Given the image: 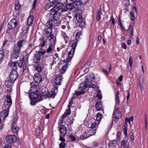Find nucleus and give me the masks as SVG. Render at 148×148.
Segmentation results:
<instances>
[{
	"mask_svg": "<svg viewBox=\"0 0 148 148\" xmlns=\"http://www.w3.org/2000/svg\"><path fill=\"white\" fill-rule=\"evenodd\" d=\"M59 11V8L56 6L53 7L50 11H49L51 17L53 18V20H57L60 19L61 13Z\"/></svg>",
	"mask_w": 148,
	"mask_h": 148,
	"instance_id": "nucleus-1",
	"label": "nucleus"
},
{
	"mask_svg": "<svg viewBox=\"0 0 148 148\" xmlns=\"http://www.w3.org/2000/svg\"><path fill=\"white\" fill-rule=\"evenodd\" d=\"M20 50L21 49L16 45H15L13 47V52L11 55V59H17L19 56Z\"/></svg>",
	"mask_w": 148,
	"mask_h": 148,
	"instance_id": "nucleus-2",
	"label": "nucleus"
},
{
	"mask_svg": "<svg viewBox=\"0 0 148 148\" xmlns=\"http://www.w3.org/2000/svg\"><path fill=\"white\" fill-rule=\"evenodd\" d=\"M76 18L78 21L77 25L81 27H84L85 24L82 18V15L79 13L76 15Z\"/></svg>",
	"mask_w": 148,
	"mask_h": 148,
	"instance_id": "nucleus-3",
	"label": "nucleus"
},
{
	"mask_svg": "<svg viewBox=\"0 0 148 148\" xmlns=\"http://www.w3.org/2000/svg\"><path fill=\"white\" fill-rule=\"evenodd\" d=\"M18 76V75L17 71L14 68H13L10 73L9 79L14 82L17 79Z\"/></svg>",
	"mask_w": 148,
	"mask_h": 148,
	"instance_id": "nucleus-4",
	"label": "nucleus"
},
{
	"mask_svg": "<svg viewBox=\"0 0 148 148\" xmlns=\"http://www.w3.org/2000/svg\"><path fill=\"white\" fill-rule=\"evenodd\" d=\"M56 94V92L54 90H51L49 92L43 93L42 96L46 98H53Z\"/></svg>",
	"mask_w": 148,
	"mask_h": 148,
	"instance_id": "nucleus-5",
	"label": "nucleus"
},
{
	"mask_svg": "<svg viewBox=\"0 0 148 148\" xmlns=\"http://www.w3.org/2000/svg\"><path fill=\"white\" fill-rule=\"evenodd\" d=\"M17 139L15 135H8L5 138L6 141L9 143H13L15 142Z\"/></svg>",
	"mask_w": 148,
	"mask_h": 148,
	"instance_id": "nucleus-6",
	"label": "nucleus"
},
{
	"mask_svg": "<svg viewBox=\"0 0 148 148\" xmlns=\"http://www.w3.org/2000/svg\"><path fill=\"white\" fill-rule=\"evenodd\" d=\"M17 24V22L16 20L14 18H13L8 22V28L10 29H12L16 26Z\"/></svg>",
	"mask_w": 148,
	"mask_h": 148,
	"instance_id": "nucleus-7",
	"label": "nucleus"
},
{
	"mask_svg": "<svg viewBox=\"0 0 148 148\" xmlns=\"http://www.w3.org/2000/svg\"><path fill=\"white\" fill-rule=\"evenodd\" d=\"M88 132L87 133V136L86 137H83L82 136L83 138L82 137V136L80 137L81 139H84L86 138L90 137V136L94 135L96 133V129H93L92 128H89V129L88 130Z\"/></svg>",
	"mask_w": 148,
	"mask_h": 148,
	"instance_id": "nucleus-8",
	"label": "nucleus"
},
{
	"mask_svg": "<svg viewBox=\"0 0 148 148\" xmlns=\"http://www.w3.org/2000/svg\"><path fill=\"white\" fill-rule=\"evenodd\" d=\"M14 82L9 78H7L5 82V85L8 88V91L10 92L12 88V85Z\"/></svg>",
	"mask_w": 148,
	"mask_h": 148,
	"instance_id": "nucleus-9",
	"label": "nucleus"
},
{
	"mask_svg": "<svg viewBox=\"0 0 148 148\" xmlns=\"http://www.w3.org/2000/svg\"><path fill=\"white\" fill-rule=\"evenodd\" d=\"M30 90L33 92H38L39 91L40 88L38 84H36V83L33 82L30 84Z\"/></svg>",
	"mask_w": 148,
	"mask_h": 148,
	"instance_id": "nucleus-10",
	"label": "nucleus"
},
{
	"mask_svg": "<svg viewBox=\"0 0 148 148\" xmlns=\"http://www.w3.org/2000/svg\"><path fill=\"white\" fill-rule=\"evenodd\" d=\"M6 101L4 105L7 108H9L12 103V100L9 95H6Z\"/></svg>",
	"mask_w": 148,
	"mask_h": 148,
	"instance_id": "nucleus-11",
	"label": "nucleus"
},
{
	"mask_svg": "<svg viewBox=\"0 0 148 148\" xmlns=\"http://www.w3.org/2000/svg\"><path fill=\"white\" fill-rule=\"evenodd\" d=\"M55 44L54 42H52V43L50 44L49 47L48 48L46 51H42L41 52L42 54H43L45 52L49 53L52 52L53 50L55 47Z\"/></svg>",
	"mask_w": 148,
	"mask_h": 148,
	"instance_id": "nucleus-12",
	"label": "nucleus"
},
{
	"mask_svg": "<svg viewBox=\"0 0 148 148\" xmlns=\"http://www.w3.org/2000/svg\"><path fill=\"white\" fill-rule=\"evenodd\" d=\"M75 51L74 50H71L68 53V58H67L64 60V62H68V64H70V61L71 59L73 57Z\"/></svg>",
	"mask_w": 148,
	"mask_h": 148,
	"instance_id": "nucleus-13",
	"label": "nucleus"
},
{
	"mask_svg": "<svg viewBox=\"0 0 148 148\" xmlns=\"http://www.w3.org/2000/svg\"><path fill=\"white\" fill-rule=\"evenodd\" d=\"M34 79L37 84H39L42 82V77L39 73L36 74L34 76Z\"/></svg>",
	"mask_w": 148,
	"mask_h": 148,
	"instance_id": "nucleus-14",
	"label": "nucleus"
},
{
	"mask_svg": "<svg viewBox=\"0 0 148 148\" xmlns=\"http://www.w3.org/2000/svg\"><path fill=\"white\" fill-rule=\"evenodd\" d=\"M74 8V5L73 3L67 4L65 8L62 9L61 12L66 11L68 10H71Z\"/></svg>",
	"mask_w": 148,
	"mask_h": 148,
	"instance_id": "nucleus-15",
	"label": "nucleus"
},
{
	"mask_svg": "<svg viewBox=\"0 0 148 148\" xmlns=\"http://www.w3.org/2000/svg\"><path fill=\"white\" fill-rule=\"evenodd\" d=\"M137 12L136 8L135 6H133L132 8L130 13L131 16V19L134 21L135 19V13L136 14Z\"/></svg>",
	"mask_w": 148,
	"mask_h": 148,
	"instance_id": "nucleus-16",
	"label": "nucleus"
},
{
	"mask_svg": "<svg viewBox=\"0 0 148 148\" xmlns=\"http://www.w3.org/2000/svg\"><path fill=\"white\" fill-rule=\"evenodd\" d=\"M12 132L15 135H17L19 130V127L16 125V124L12 123L11 126Z\"/></svg>",
	"mask_w": 148,
	"mask_h": 148,
	"instance_id": "nucleus-17",
	"label": "nucleus"
},
{
	"mask_svg": "<svg viewBox=\"0 0 148 148\" xmlns=\"http://www.w3.org/2000/svg\"><path fill=\"white\" fill-rule=\"evenodd\" d=\"M9 111V108L5 109L1 112L0 113V115L3 118H6L8 115Z\"/></svg>",
	"mask_w": 148,
	"mask_h": 148,
	"instance_id": "nucleus-18",
	"label": "nucleus"
},
{
	"mask_svg": "<svg viewBox=\"0 0 148 148\" xmlns=\"http://www.w3.org/2000/svg\"><path fill=\"white\" fill-rule=\"evenodd\" d=\"M60 134L64 136L65 135L66 133V129L65 127L63 125H61L60 128Z\"/></svg>",
	"mask_w": 148,
	"mask_h": 148,
	"instance_id": "nucleus-19",
	"label": "nucleus"
},
{
	"mask_svg": "<svg viewBox=\"0 0 148 148\" xmlns=\"http://www.w3.org/2000/svg\"><path fill=\"white\" fill-rule=\"evenodd\" d=\"M55 21L53 20H49L46 23V26L48 28H51L54 25Z\"/></svg>",
	"mask_w": 148,
	"mask_h": 148,
	"instance_id": "nucleus-20",
	"label": "nucleus"
},
{
	"mask_svg": "<svg viewBox=\"0 0 148 148\" xmlns=\"http://www.w3.org/2000/svg\"><path fill=\"white\" fill-rule=\"evenodd\" d=\"M34 16L32 15H30L27 19V24L28 25L31 26L34 20Z\"/></svg>",
	"mask_w": 148,
	"mask_h": 148,
	"instance_id": "nucleus-21",
	"label": "nucleus"
},
{
	"mask_svg": "<svg viewBox=\"0 0 148 148\" xmlns=\"http://www.w3.org/2000/svg\"><path fill=\"white\" fill-rule=\"evenodd\" d=\"M114 116L116 119H119L121 118V112L118 110H116L114 111Z\"/></svg>",
	"mask_w": 148,
	"mask_h": 148,
	"instance_id": "nucleus-22",
	"label": "nucleus"
},
{
	"mask_svg": "<svg viewBox=\"0 0 148 148\" xmlns=\"http://www.w3.org/2000/svg\"><path fill=\"white\" fill-rule=\"evenodd\" d=\"M74 5V8H78L79 7L82 3L80 0H75L74 3H73Z\"/></svg>",
	"mask_w": 148,
	"mask_h": 148,
	"instance_id": "nucleus-23",
	"label": "nucleus"
},
{
	"mask_svg": "<svg viewBox=\"0 0 148 148\" xmlns=\"http://www.w3.org/2000/svg\"><path fill=\"white\" fill-rule=\"evenodd\" d=\"M62 79V76L60 75L57 77L55 80V82L56 84L60 85L61 83V81Z\"/></svg>",
	"mask_w": 148,
	"mask_h": 148,
	"instance_id": "nucleus-24",
	"label": "nucleus"
},
{
	"mask_svg": "<svg viewBox=\"0 0 148 148\" xmlns=\"http://www.w3.org/2000/svg\"><path fill=\"white\" fill-rule=\"evenodd\" d=\"M65 63L64 64L62 67L61 69V73H64L66 70V69L68 66V64L69 65L70 64H68V62H64Z\"/></svg>",
	"mask_w": 148,
	"mask_h": 148,
	"instance_id": "nucleus-25",
	"label": "nucleus"
},
{
	"mask_svg": "<svg viewBox=\"0 0 148 148\" xmlns=\"http://www.w3.org/2000/svg\"><path fill=\"white\" fill-rule=\"evenodd\" d=\"M72 16H66L65 18V21L69 25L70 23V24L72 22Z\"/></svg>",
	"mask_w": 148,
	"mask_h": 148,
	"instance_id": "nucleus-26",
	"label": "nucleus"
},
{
	"mask_svg": "<svg viewBox=\"0 0 148 148\" xmlns=\"http://www.w3.org/2000/svg\"><path fill=\"white\" fill-rule=\"evenodd\" d=\"M25 41L24 40H21L18 41L17 46H18L20 49L21 47L25 44Z\"/></svg>",
	"mask_w": 148,
	"mask_h": 148,
	"instance_id": "nucleus-27",
	"label": "nucleus"
},
{
	"mask_svg": "<svg viewBox=\"0 0 148 148\" xmlns=\"http://www.w3.org/2000/svg\"><path fill=\"white\" fill-rule=\"evenodd\" d=\"M117 144V142L116 140L111 141L109 144V146L111 147H115Z\"/></svg>",
	"mask_w": 148,
	"mask_h": 148,
	"instance_id": "nucleus-28",
	"label": "nucleus"
},
{
	"mask_svg": "<svg viewBox=\"0 0 148 148\" xmlns=\"http://www.w3.org/2000/svg\"><path fill=\"white\" fill-rule=\"evenodd\" d=\"M35 70L38 72H40L42 71V67L39 64H36L35 65Z\"/></svg>",
	"mask_w": 148,
	"mask_h": 148,
	"instance_id": "nucleus-29",
	"label": "nucleus"
},
{
	"mask_svg": "<svg viewBox=\"0 0 148 148\" xmlns=\"http://www.w3.org/2000/svg\"><path fill=\"white\" fill-rule=\"evenodd\" d=\"M30 97L32 99H35L38 97V95L35 92H32L30 94Z\"/></svg>",
	"mask_w": 148,
	"mask_h": 148,
	"instance_id": "nucleus-30",
	"label": "nucleus"
},
{
	"mask_svg": "<svg viewBox=\"0 0 148 148\" xmlns=\"http://www.w3.org/2000/svg\"><path fill=\"white\" fill-rule=\"evenodd\" d=\"M75 93L73 94L74 97H76L79 95H82L85 92L84 91H75Z\"/></svg>",
	"mask_w": 148,
	"mask_h": 148,
	"instance_id": "nucleus-31",
	"label": "nucleus"
},
{
	"mask_svg": "<svg viewBox=\"0 0 148 148\" xmlns=\"http://www.w3.org/2000/svg\"><path fill=\"white\" fill-rule=\"evenodd\" d=\"M96 108L97 110L99 111L102 109V106L100 101H98L96 103Z\"/></svg>",
	"mask_w": 148,
	"mask_h": 148,
	"instance_id": "nucleus-32",
	"label": "nucleus"
},
{
	"mask_svg": "<svg viewBox=\"0 0 148 148\" xmlns=\"http://www.w3.org/2000/svg\"><path fill=\"white\" fill-rule=\"evenodd\" d=\"M119 91H118L115 94V99L116 103V104H119L120 103V100L119 99Z\"/></svg>",
	"mask_w": 148,
	"mask_h": 148,
	"instance_id": "nucleus-33",
	"label": "nucleus"
},
{
	"mask_svg": "<svg viewBox=\"0 0 148 148\" xmlns=\"http://www.w3.org/2000/svg\"><path fill=\"white\" fill-rule=\"evenodd\" d=\"M87 87V85L84 82H83L80 84L79 86V89L80 90H84Z\"/></svg>",
	"mask_w": 148,
	"mask_h": 148,
	"instance_id": "nucleus-34",
	"label": "nucleus"
},
{
	"mask_svg": "<svg viewBox=\"0 0 148 148\" xmlns=\"http://www.w3.org/2000/svg\"><path fill=\"white\" fill-rule=\"evenodd\" d=\"M89 75L86 76V81L87 82H90L92 81V79H94L95 77L93 76Z\"/></svg>",
	"mask_w": 148,
	"mask_h": 148,
	"instance_id": "nucleus-35",
	"label": "nucleus"
},
{
	"mask_svg": "<svg viewBox=\"0 0 148 148\" xmlns=\"http://www.w3.org/2000/svg\"><path fill=\"white\" fill-rule=\"evenodd\" d=\"M53 4L52 3H49L47 4L45 7V9L46 10H48L51 8H53Z\"/></svg>",
	"mask_w": 148,
	"mask_h": 148,
	"instance_id": "nucleus-36",
	"label": "nucleus"
},
{
	"mask_svg": "<svg viewBox=\"0 0 148 148\" xmlns=\"http://www.w3.org/2000/svg\"><path fill=\"white\" fill-rule=\"evenodd\" d=\"M101 8H100L98 11L97 15V20H99L101 18Z\"/></svg>",
	"mask_w": 148,
	"mask_h": 148,
	"instance_id": "nucleus-37",
	"label": "nucleus"
},
{
	"mask_svg": "<svg viewBox=\"0 0 148 148\" xmlns=\"http://www.w3.org/2000/svg\"><path fill=\"white\" fill-rule=\"evenodd\" d=\"M134 30V27L131 25H130L129 26V27L128 29V32L130 33H131V35L132 36L133 35V31Z\"/></svg>",
	"mask_w": 148,
	"mask_h": 148,
	"instance_id": "nucleus-38",
	"label": "nucleus"
},
{
	"mask_svg": "<svg viewBox=\"0 0 148 148\" xmlns=\"http://www.w3.org/2000/svg\"><path fill=\"white\" fill-rule=\"evenodd\" d=\"M41 52H42V51H40L39 53H37L35 55V57L36 59L38 60H40V59L41 55L40 54V53L42 54L41 53Z\"/></svg>",
	"mask_w": 148,
	"mask_h": 148,
	"instance_id": "nucleus-39",
	"label": "nucleus"
},
{
	"mask_svg": "<svg viewBox=\"0 0 148 148\" xmlns=\"http://www.w3.org/2000/svg\"><path fill=\"white\" fill-rule=\"evenodd\" d=\"M103 117L102 114L101 113H98L96 115V120L97 121H100Z\"/></svg>",
	"mask_w": 148,
	"mask_h": 148,
	"instance_id": "nucleus-40",
	"label": "nucleus"
},
{
	"mask_svg": "<svg viewBox=\"0 0 148 148\" xmlns=\"http://www.w3.org/2000/svg\"><path fill=\"white\" fill-rule=\"evenodd\" d=\"M10 65L11 67H13L15 69H17V68L18 67L17 61L12 62Z\"/></svg>",
	"mask_w": 148,
	"mask_h": 148,
	"instance_id": "nucleus-41",
	"label": "nucleus"
},
{
	"mask_svg": "<svg viewBox=\"0 0 148 148\" xmlns=\"http://www.w3.org/2000/svg\"><path fill=\"white\" fill-rule=\"evenodd\" d=\"M126 144V142L124 140H123L121 142L120 148H125Z\"/></svg>",
	"mask_w": 148,
	"mask_h": 148,
	"instance_id": "nucleus-42",
	"label": "nucleus"
},
{
	"mask_svg": "<svg viewBox=\"0 0 148 148\" xmlns=\"http://www.w3.org/2000/svg\"><path fill=\"white\" fill-rule=\"evenodd\" d=\"M17 67L19 66L20 68H21L23 66L24 64L23 61L22 60H20L19 61H17Z\"/></svg>",
	"mask_w": 148,
	"mask_h": 148,
	"instance_id": "nucleus-43",
	"label": "nucleus"
},
{
	"mask_svg": "<svg viewBox=\"0 0 148 148\" xmlns=\"http://www.w3.org/2000/svg\"><path fill=\"white\" fill-rule=\"evenodd\" d=\"M52 29L51 28H46L45 29V32L47 34H49L51 33Z\"/></svg>",
	"mask_w": 148,
	"mask_h": 148,
	"instance_id": "nucleus-44",
	"label": "nucleus"
},
{
	"mask_svg": "<svg viewBox=\"0 0 148 148\" xmlns=\"http://www.w3.org/2000/svg\"><path fill=\"white\" fill-rule=\"evenodd\" d=\"M133 118L132 117H131L129 118H126L125 119V122L126 123L128 122L130 125H131V122L133 120Z\"/></svg>",
	"mask_w": 148,
	"mask_h": 148,
	"instance_id": "nucleus-45",
	"label": "nucleus"
},
{
	"mask_svg": "<svg viewBox=\"0 0 148 148\" xmlns=\"http://www.w3.org/2000/svg\"><path fill=\"white\" fill-rule=\"evenodd\" d=\"M96 126L97 122H95L91 123V126L90 127V128H92L93 129H95L96 128Z\"/></svg>",
	"mask_w": 148,
	"mask_h": 148,
	"instance_id": "nucleus-46",
	"label": "nucleus"
},
{
	"mask_svg": "<svg viewBox=\"0 0 148 148\" xmlns=\"http://www.w3.org/2000/svg\"><path fill=\"white\" fill-rule=\"evenodd\" d=\"M77 42H76L73 43L72 45V49L71 50H74V51H75V50L76 48V46L77 45Z\"/></svg>",
	"mask_w": 148,
	"mask_h": 148,
	"instance_id": "nucleus-47",
	"label": "nucleus"
},
{
	"mask_svg": "<svg viewBox=\"0 0 148 148\" xmlns=\"http://www.w3.org/2000/svg\"><path fill=\"white\" fill-rule=\"evenodd\" d=\"M20 7V4L19 3H15V9L16 10H18Z\"/></svg>",
	"mask_w": 148,
	"mask_h": 148,
	"instance_id": "nucleus-48",
	"label": "nucleus"
},
{
	"mask_svg": "<svg viewBox=\"0 0 148 148\" xmlns=\"http://www.w3.org/2000/svg\"><path fill=\"white\" fill-rule=\"evenodd\" d=\"M132 62L133 61L132 57V56H130L129 60V62L130 67H131L132 66Z\"/></svg>",
	"mask_w": 148,
	"mask_h": 148,
	"instance_id": "nucleus-49",
	"label": "nucleus"
},
{
	"mask_svg": "<svg viewBox=\"0 0 148 148\" xmlns=\"http://www.w3.org/2000/svg\"><path fill=\"white\" fill-rule=\"evenodd\" d=\"M97 96L99 99H100L102 98V95L100 92V91H99L97 92Z\"/></svg>",
	"mask_w": 148,
	"mask_h": 148,
	"instance_id": "nucleus-50",
	"label": "nucleus"
},
{
	"mask_svg": "<svg viewBox=\"0 0 148 148\" xmlns=\"http://www.w3.org/2000/svg\"><path fill=\"white\" fill-rule=\"evenodd\" d=\"M91 61H88L85 64L84 66H85L86 68H88L91 64Z\"/></svg>",
	"mask_w": 148,
	"mask_h": 148,
	"instance_id": "nucleus-51",
	"label": "nucleus"
},
{
	"mask_svg": "<svg viewBox=\"0 0 148 148\" xmlns=\"http://www.w3.org/2000/svg\"><path fill=\"white\" fill-rule=\"evenodd\" d=\"M65 144L63 142H62L59 145L60 148H65Z\"/></svg>",
	"mask_w": 148,
	"mask_h": 148,
	"instance_id": "nucleus-52",
	"label": "nucleus"
},
{
	"mask_svg": "<svg viewBox=\"0 0 148 148\" xmlns=\"http://www.w3.org/2000/svg\"><path fill=\"white\" fill-rule=\"evenodd\" d=\"M109 21L111 22L113 25L115 24L114 19L113 18V16L112 15Z\"/></svg>",
	"mask_w": 148,
	"mask_h": 148,
	"instance_id": "nucleus-53",
	"label": "nucleus"
},
{
	"mask_svg": "<svg viewBox=\"0 0 148 148\" xmlns=\"http://www.w3.org/2000/svg\"><path fill=\"white\" fill-rule=\"evenodd\" d=\"M125 2L124 4V5H125L126 6H128L130 5V2L129 0H125Z\"/></svg>",
	"mask_w": 148,
	"mask_h": 148,
	"instance_id": "nucleus-54",
	"label": "nucleus"
},
{
	"mask_svg": "<svg viewBox=\"0 0 148 148\" xmlns=\"http://www.w3.org/2000/svg\"><path fill=\"white\" fill-rule=\"evenodd\" d=\"M69 138L71 139V140L72 141H74L76 139V138L73 135H71L69 136Z\"/></svg>",
	"mask_w": 148,
	"mask_h": 148,
	"instance_id": "nucleus-55",
	"label": "nucleus"
},
{
	"mask_svg": "<svg viewBox=\"0 0 148 148\" xmlns=\"http://www.w3.org/2000/svg\"><path fill=\"white\" fill-rule=\"evenodd\" d=\"M12 146L11 145L6 144L2 148H11Z\"/></svg>",
	"mask_w": 148,
	"mask_h": 148,
	"instance_id": "nucleus-56",
	"label": "nucleus"
},
{
	"mask_svg": "<svg viewBox=\"0 0 148 148\" xmlns=\"http://www.w3.org/2000/svg\"><path fill=\"white\" fill-rule=\"evenodd\" d=\"M75 0H66L67 4H70L74 3Z\"/></svg>",
	"mask_w": 148,
	"mask_h": 148,
	"instance_id": "nucleus-57",
	"label": "nucleus"
},
{
	"mask_svg": "<svg viewBox=\"0 0 148 148\" xmlns=\"http://www.w3.org/2000/svg\"><path fill=\"white\" fill-rule=\"evenodd\" d=\"M89 88H95L96 87V85L94 84H90L89 85Z\"/></svg>",
	"mask_w": 148,
	"mask_h": 148,
	"instance_id": "nucleus-58",
	"label": "nucleus"
},
{
	"mask_svg": "<svg viewBox=\"0 0 148 148\" xmlns=\"http://www.w3.org/2000/svg\"><path fill=\"white\" fill-rule=\"evenodd\" d=\"M66 114L68 115H69L71 114V111L70 108H69L68 110H66L65 112Z\"/></svg>",
	"mask_w": 148,
	"mask_h": 148,
	"instance_id": "nucleus-59",
	"label": "nucleus"
},
{
	"mask_svg": "<svg viewBox=\"0 0 148 148\" xmlns=\"http://www.w3.org/2000/svg\"><path fill=\"white\" fill-rule=\"evenodd\" d=\"M88 0H80L82 4H86L88 1Z\"/></svg>",
	"mask_w": 148,
	"mask_h": 148,
	"instance_id": "nucleus-60",
	"label": "nucleus"
},
{
	"mask_svg": "<svg viewBox=\"0 0 148 148\" xmlns=\"http://www.w3.org/2000/svg\"><path fill=\"white\" fill-rule=\"evenodd\" d=\"M121 47L124 49H126L127 48V46L124 43H121Z\"/></svg>",
	"mask_w": 148,
	"mask_h": 148,
	"instance_id": "nucleus-61",
	"label": "nucleus"
},
{
	"mask_svg": "<svg viewBox=\"0 0 148 148\" xmlns=\"http://www.w3.org/2000/svg\"><path fill=\"white\" fill-rule=\"evenodd\" d=\"M3 51H0V58H3Z\"/></svg>",
	"mask_w": 148,
	"mask_h": 148,
	"instance_id": "nucleus-62",
	"label": "nucleus"
},
{
	"mask_svg": "<svg viewBox=\"0 0 148 148\" xmlns=\"http://www.w3.org/2000/svg\"><path fill=\"white\" fill-rule=\"evenodd\" d=\"M50 2L49 3H52L53 5L55 3L57 2L58 0H49Z\"/></svg>",
	"mask_w": 148,
	"mask_h": 148,
	"instance_id": "nucleus-63",
	"label": "nucleus"
},
{
	"mask_svg": "<svg viewBox=\"0 0 148 148\" xmlns=\"http://www.w3.org/2000/svg\"><path fill=\"white\" fill-rule=\"evenodd\" d=\"M46 44V42L45 40H43L42 42H41V44L39 46L42 47H44Z\"/></svg>",
	"mask_w": 148,
	"mask_h": 148,
	"instance_id": "nucleus-64",
	"label": "nucleus"
}]
</instances>
